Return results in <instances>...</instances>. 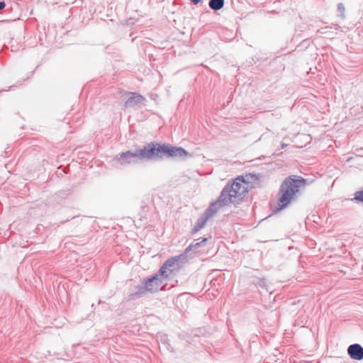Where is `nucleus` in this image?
<instances>
[{
	"label": "nucleus",
	"instance_id": "f257e3e1",
	"mask_svg": "<svg viewBox=\"0 0 363 363\" xmlns=\"http://www.w3.org/2000/svg\"><path fill=\"white\" fill-rule=\"evenodd\" d=\"M260 184L259 174L247 173L237 177L223 189L220 199L225 202L237 203L241 201L254 188Z\"/></svg>",
	"mask_w": 363,
	"mask_h": 363
},
{
	"label": "nucleus",
	"instance_id": "f03ea898",
	"mask_svg": "<svg viewBox=\"0 0 363 363\" xmlns=\"http://www.w3.org/2000/svg\"><path fill=\"white\" fill-rule=\"evenodd\" d=\"M306 185V180L300 176L291 175L286 177L278 193V200L274 211L286 208L297 197Z\"/></svg>",
	"mask_w": 363,
	"mask_h": 363
},
{
	"label": "nucleus",
	"instance_id": "7ed1b4c3",
	"mask_svg": "<svg viewBox=\"0 0 363 363\" xmlns=\"http://www.w3.org/2000/svg\"><path fill=\"white\" fill-rule=\"evenodd\" d=\"M163 144L150 143L144 149L138 150V157L140 159L161 158L163 156Z\"/></svg>",
	"mask_w": 363,
	"mask_h": 363
},
{
	"label": "nucleus",
	"instance_id": "20e7f679",
	"mask_svg": "<svg viewBox=\"0 0 363 363\" xmlns=\"http://www.w3.org/2000/svg\"><path fill=\"white\" fill-rule=\"evenodd\" d=\"M163 155H167L169 157L173 158H181L184 159L187 157L189 154L182 147H173L169 145L163 144Z\"/></svg>",
	"mask_w": 363,
	"mask_h": 363
},
{
	"label": "nucleus",
	"instance_id": "39448f33",
	"mask_svg": "<svg viewBox=\"0 0 363 363\" xmlns=\"http://www.w3.org/2000/svg\"><path fill=\"white\" fill-rule=\"evenodd\" d=\"M164 277L158 273L155 274L152 278L149 279L145 284V289L150 292H156L160 289H162L161 286L163 283Z\"/></svg>",
	"mask_w": 363,
	"mask_h": 363
},
{
	"label": "nucleus",
	"instance_id": "423d86ee",
	"mask_svg": "<svg viewBox=\"0 0 363 363\" xmlns=\"http://www.w3.org/2000/svg\"><path fill=\"white\" fill-rule=\"evenodd\" d=\"M347 352L354 359L362 360L363 359V348L358 344L350 345L347 349Z\"/></svg>",
	"mask_w": 363,
	"mask_h": 363
},
{
	"label": "nucleus",
	"instance_id": "0eeeda50",
	"mask_svg": "<svg viewBox=\"0 0 363 363\" xmlns=\"http://www.w3.org/2000/svg\"><path fill=\"white\" fill-rule=\"evenodd\" d=\"M131 96L125 102L126 107L133 106L138 104H143L145 101L144 96L136 93H130Z\"/></svg>",
	"mask_w": 363,
	"mask_h": 363
},
{
	"label": "nucleus",
	"instance_id": "6e6552de",
	"mask_svg": "<svg viewBox=\"0 0 363 363\" xmlns=\"http://www.w3.org/2000/svg\"><path fill=\"white\" fill-rule=\"evenodd\" d=\"M211 214L210 212H206L203 213L197 220L196 223L195 224L192 233H196L199 232L201 229H202L206 224L207 221L208 220L209 218L211 217Z\"/></svg>",
	"mask_w": 363,
	"mask_h": 363
},
{
	"label": "nucleus",
	"instance_id": "1a4fd4ad",
	"mask_svg": "<svg viewBox=\"0 0 363 363\" xmlns=\"http://www.w3.org/2000/svg\"><path fill=\"white\" fill-rule=\"evenodd\" d=\"M177 262H178V259L177 257H172V258L169 259L162 266V267L160 268V269L159 271V273H160V274H162V276H163L164 279H167L168 278V275L167 274V269L174 267V265L177 264Z\"/></svg>",
	"mask_w": 363,
	"mask_h": 363
},
{
	"label": "nucleus",
	"instance_id": "9d476101",
	"mask_svg": "<svg viewBox=\"0 0 363 363\" xmlns=\"http://www.w3.org/2000/svg\"><path fill=\"white\" fill-rule=\"evenodd\" d=\"M133 157H138V150L135 153H132L129 151L122 152L120 154L118 160L121 164H125L130 162V159Z\"/></svg>",
	"mask_w": 363,
	"mask_h": 363
},
{
	"label": "nucleus",
	"instance_id": "9b49d317",
	"mask_svg": "<svg viewBox=\"0 0 363 363\" xmlns=\"http://www.w3.org/2000/svg\"><path fill=\"white\" fill-rule=\"evenodd\" d=\"M224 6V0H211L209 6L213 10H220Z\"/></svg>",
	"mask_w": 363,
	"mask_h": 363
},
{
	"label": "nucleus",
	"instance_id": "f8f14e48",
	"mask_svg": "<svg viewBox=\"0 0 363 363\" xmlns=\"http://www.w3.org/2000/svg\"><path fill=\"white\" fill-rule=\"evenodd\" d=\"M206 240H207V238H203L201 242H197L191 244L186 249V251L192 250L194 249H196V248L199 247L201 246V243L206 242Z\"/></svg>",
	"mask_w": 363,
	"mask_h": 363
},
{
	"label": "nucleus",
	"instance_id": "ddd939ff",
	"mask_svg": "<svg viewBox=\"0 0 363 363\" xmlns=\"http://www.w3.org/2000/svg\"><path fill=\"white\" fill-rule=\"evenodd\" d=\"M354 199L356 200L363 201V191H359L355 193Z\"/></svg>",
	"mask_w": 363,
	"mask_h": 363
},
{
	"label": "nucleus",
	"instance_id": "4468645a",
	"mask_svg": "<svg viewBox=\"0 0 363 363\" xmlns=\"http://www.w3.org/2000/svg\"><path fill=\"white\" fill-rule=\"evenodd\" d=\"M290 142H291L290 138H284V141L283 143H281V148H284L286 146H288L289 145Z\"/></svg>",
	"mask_w": 363,
	"mask_h": 363
},
{
	"label": "nucleus",
	"instance_id": "2eb2a0df",
	"mask_svg": "<svg viewBox=\"0 0 363 363\" xmlns=\"http://www.w3.org/2000/svg\"><path fill=\"white\" fill-rule=\"evenodd\" d=\"M5 6L4 2H0V10L3 9Z\"/></svg>",
	"mask_w": 363,
	"mask_h": 363
},
{
	"label": "nucleus",
	"instance_id": "dca6fc26",
	"mask_svg": "<svg viewBox=\"0 0 363 363\" xmlns=\"http://www.w3.org/2000/svg\"><path fill=\"white\" fill-rule=\"evenodd\" d=\"M195 4H199L201 0H191Z\"/></svg>",
	"mask_w": 363,
	"mask_h": 363
}]
</instances>
